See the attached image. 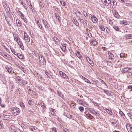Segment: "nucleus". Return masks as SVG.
Listing matches in <instances>:
<instances>
[{"mask_svg":"<svg viewBox=\"0 0 132 132\" xmlns=\"http://www.w3.org/2000/svg\"><path fill=\"white\" fill-rule=\"evenodd\" d=\"M11 111L14 116L18 115L20 113V110L19 108H12L11 109Z\"/></svg>","mask_w":132,"mask_h":132,"instance_id":"obj_1","label":"nucleus"},{"mask_svg":"<svg viewBox=\"0 0 132 132\" xmlns=\"http://www.w3.org/2000/svg\"><path fill=\"white\" fill-rule=\"evenodd\" d=\"M38 58L39 62L42 64H44L46 63V61L45 60L44 56L40 54L38 55Z\"/></svg>","mask_w":132,"mask_h":132,"instance_id":"obj_2","label":"nucleus"},{"mask_svg":"<svg viewBox=\"0 0 132 132\" xmlns=\"http://www.w3.org/2000/svg\"><path fill=\"white\" fill-rule=\"evenodd\" d=\"M117 4V2L115 1L111 0L109 5L111 8H114L116 6Z\"/></svg>","mask_w":132,"mask_h":132,"instance_id":"obj_3","label":"nucleus"},{"mask_svg":"<svg viewBox=\"0 0 132 132\" xmlns=\"http://www.w3.org/2000/svg\"><path fill=\"white\" fill-rule=\"evenodd\" d=\"M91 20L93 23H96L98 21V19L95 16L93 15H92L90 16Z\"/></svg>","mask_w":132,"mask_h":132,"instance_id":"obj_4","label":"nucleus"},{"mask_svg":"<svg viewBox=\"0 0 132 132\" xmlns=\"http://www.w3.org/2000/svg\"><path fill=\"white\" fill-rule=\"evenodd\" d=\"M6 69L7 70L8 72L10 73H12L14 72V71L12 70V69L11 67L9 65H7L5 67Z\"/></svg>","mask_w":132,"mask_h":132,"instance_id":"obj_5","label":"nucleus"},{"mask_svg":"<svg viewBox=\"0 0 132 132\" xmlns=\"http://www.w3.org/2000/svg\"><path fill=\"white\" fill-rule=\"evenodd\" d=\"M24 38L25 40L26 41V42H29L30 41V39L29 37L27 34L24 32Z\"/></svg>","mask_w":132,"mask_h":132,"instance_id":"obj_6","label":"nucleus"},{"mask_svg":"<svg viewBox=\"0 0 132 132\" xmlns=\"http://www.w3.org/2000/svg\"><path fill=\"white\" fill-rule=\"evenodd\" d=\"M111 0H102V2L105 5L107 6L110 5Z\"/></svg>","mask_w":132,"mask_h":132,"instance_id":"obj_7","label":"nucleus"},{"mask_svg":"<svg viewBox=\"0 0 132 132\" xmlns=\"http://www.w3.org/2000/svg\"><path fill=\"white\" fill-rule=\"evenodd\" d=\"M59 73L61 77H63V78H68V77L63 72L60 71H59Z\"/></svg>","mask_w":132,"mask_h":132,"instance_id":"obj_8","label":"nucleus"},{"mask_svg":"<svg viewBox=\"0 0 132 132\" xmlns=\"http://www.w3.org/2000/svg\"><path fill=\"white\" fill-rule=\"evenodd\" d=\"M90 42L91 45L93 46H95L97 44V42L95 39L92 40Z\"/></svg>","mask_w":132,"mask_h":132,"instance_id":"obj_9","label":"nucleus"},{"mask_svg":"<svg viewBox=\"0 0 132 132\" xmlns=\"http://www.w3.org/2000/svg\"><path fill=\"white\" fill-rule=\"evenodd\" d=\"M131 69V68L128 67H126L122 69L121 71V72L122 73H126L128 72L129 70Z\"/></svg>","mask_w":132,"mask_h":132,"instance_id":"obj_10","label":"nucleus"},{"mask_svg":"<svg viewBox=\"0 0 132 132\" xmlns=\"http://www.w3.org/2000/svg\"><path fill=\"white\" fill-rule=\"evenodd\" d=\"M4 7L6 10V11L9 12L10 10V9L9 5L5 3H4L3 4Z\"/></svg>","mask_w":132,"mask_h":132,"instance_id":"obj_11","label":"nucleus"},{"mask_svg":"<svg viewBox=\"0 0 132 132\" xmlns=\"http://www.w3.org/2000/svg\"><path fill=\"white\" fill-rule=\"evenodd\" d=\"M124 37L127 39H130L132 38V34H126L124 36Z\"/></svg>","mask_w":132,"mask_h":132,"instance_id":"obj_12","label":"nucleus"},{"mask_svg":"<svg viewBox=\"0 0 132 132\" xmlns=\"http://www.w3.org/2000/svg\"><path fill=\"white\" fill-rule=\"evenodd\" d=\"M120 23L121 24H125L126 25L130 23V22L126 20H123L121 21Z\"/></svg>","mask_w":132,"mask_h":132,"instance_id":"obj_13","label":"nucleus"},{"mask_svg":"<svg viewBox=\"0 0 132 132\" xmlns=\"http://www.w3.org/2000/svg\"><path fill=\"white\" fill-rule=\"evenodd\" d=\"M57 92L58 95H59L62 98H63L64 95L61 91L57 90Z\"/></svg>","mask_w":132,"mask_h":132,"instance_id":"obj_14","label":"nucleus"},{"mask_svg":"<svg viewBox=\"0 0 132 132\" xmlns=\"http://www.w3.org/2000/svg\"><path fill=\"white\" fill-rule=\"evenodd\" d=\"M42 22L45 26V28L48 29L49 28V27L47 25V22L45 20H43Z\"/></svg>","mask_w":132,"mask_h":132,"instance_id":"obj_15","label":"nucleus"},{"mask_svg":"<svg viewBox=\"0 0 132 132\" xmlns=\"http://www.w3.org/2000/svg\"><path fill=\"white\" fill-rule=\"evenodd\" d=\"M61 47L62 50L64 52H65L66 51V47L65 44L61 45Z\"/></svg>","mask_w":132,"mask_h":132,"instance_id":"obj_16","label":"nucleus"},{"mask_svg":"<svg viewBox=\"0 0 132 132\" xmlns=\"http://www.w3.org/2000/svg\"><path fill=\"white\" fill-rule=\"evenodd\" d=\"M86 60L88 63L90 64L91 65H93L94 63L93 62L90 60L89 57H87V58H86Z\"/></svg>","mask_w":132,"mask_h":132,"instance_id":"obj_17","label":"nucleus"},{"mask_svg":"<svg viewBox=\"0 0 132 132\" xmlns=\"http://www.w3.org/2000/svg\"><path fill=\"white\" fill-rule=\"evenodd\" d=\"M114 16L117 18H118L120 17V15L119 14L116 10H115L114 11Z\"/></svg>","mask_w":132,"mask_h":132,"instance_id":"obj_18","label":"nucleus"},{"mask_svg":"<svg viewBox=\"0 0 132 132\" xmlns=\"http://www.w3.org/2000/svg\"><path fill=\"white\" fill-rule=\"evenodd\" d=\"M86 116L87 119H91L93 118V117L89 113L86 114Z\"/></svg>","mask_w":132,"mask_h":132,"instance_id":"obj_19","label":"nucleus"},{"mask_svg":"<svg viewBox=\"0 0 132 132\" xmlns=\"http://www.w3.org/2000/svg\"><path fill=\"white\" fill-rule=\"evenodd\" d=\"M53 40L55 42V43L56 44H58V43L59 42V40L56 37L54 36L53 37Z\"/></svg>","mask_w":132,"mask_h":132,"instance_id":"obj_20","label":"nucleus"},{"mask_svg":"<svg viewBox=\"0 0 132 132\" xmlns=\"http://www.w3.org/2000/svg\"><path fill=\"white\" fill-rule=\"evenodd\" d=\"M16 23L18 26L21 27L22 25V23H21L20 21L19 20H16Z\"/></svg>","mask_w":132,"mask_h":132,"instance_id":"obj_21","label":"nucleus"},{"mask_svg":"<svg viewBox=\"0 0 132 132\" xmlns=\"http://www.w3.org/2000/svg\"><path fill=\"white\" fill-rule=\"evenodd\" d=\"M14 40L16 41L17 43L20 42V40L19 37H17L16 36H14Z\"/></svg>","mask_w":132,"mask_h":132,"instance_id":"obj_22","label":"nucleus"},{"mask_svg":"<svg viewBox=\"0 0 132 132\" xmlns=\"http://www.w3.org/2000/svg\"><path fill=\"white\" fill-rule=\"evenodd\" d=\"M88 112L93 114H94L95 110L93 109L88 108Z\"/></svg>","mask_w":132,"mask_h":132,"instance_id":"obj_23","label":"nucleus"},{"mask_svg":"<svg viewBox=\"0 0 132 132\" xmlns=\"http://www.w3.org/2000/svg\"><path fill=\"white\" fill-rule=\"evenodd\" d=\"M108 53L109 55V58L111 59L112 60H113L114 57L113 54L110 52H109Z\"/></svg>","mask_w":132,"mask_h":132,"instance_id":"obj_24","label":"nucleus"},{"mask_svg":"<svg viewBox=\"0 0 132 132\" xmlns=\"http://www.w3.org/2000/svg\"><path fill=\"white\" fill-rule=\"evenodd\" d=\"M28 101L29 105H32L33 104V102L32 100L30 98H28Z\"/></svg>","mask_w":132,"mask_h":132,"instance_id":"obj_25","label":"nucleus"},{"mask_svg":"<svg viewBox=\"0 0 132 132\" xmlns=\"http://www.w3.org/2000/svg\"><path fill=\"white\" fill-rule=\"evenodd\" d=\"M99 27L100 30L102 31H104L105 30V28L103 26L102 24H99Z\"/></svg>","mask_w":132,"mask_h":132,"instance_id":"obj_26","label":"nucleus"},{"mask_svg":"<svg viewBox=\"0 0 132 132\" xmlns=\"http://www.w3.org/2000/svg\"><path fill=\"white\" fill-rule=\"evenodd\" d=\"M16 81L17 82H19L21 81L20 78L18 76L15 77Z\"/></svg>","mask_w":132,"mask_h":132,"instance_id":"obj_27","label":"nucleus"},{"mask_svg":"<svg viewBox=\"0 0 132 132\" xmlns=\"http://www.w3.org/2000/svg\"><path fill=\"white\" fill-rule=\"evenodd\" d=\"M104 110L107 112V113L110 115H112L113 114V112L108 109H105Z\"/></svg>","mask_w":132,"mask_h":132,"instance_id":"obj_28","label":"nucleus"},{"mask_svg":"<svg viewBox=\"0 0 132 132\" xmlns=\"http://www.w3.org/2000/svg\"><path fill=\"white\" fill-rule=\"evenodd\" d=\"M17 56L20 59H23V55L21 54H17Z\"/></svg>","mask_w":132,"mask_h":132,"instance_id":"obj_29","label":"nucleus"},{"mask_svg":"<svg viewBox=\"0 0 132 132\" xmlns=\"http://www.w3.org/2000/svg\"><path fill=\"white\" fill-rule=\"evenodd\" d=\"M10 49L12 53H13L14 55H16L17 54V53H16L15 51L13 49V48L10 47Z\"/></svg>","mask_w":132,"mask_h":132,"instance_id":"obj_30","label":"nucleus"},{"mask_svg":"<svg viewBox=\"0 0 132 132\" xmlns=\"http://www.w3.org/2000/svg\"><path fill=\"white\" fill-rule=\"evenodd\" d=\"M132 75L131 72H129L127 75V77L128 78H131Z\"/></svg>","mask_w":132,"mask_h":132,"instance_id":"obj_31","label":"nucleus"},{"mask_svg":"<svg viewBox=\"0 0 132 132\" xmlns=\"http://www.w3.org/2000/svg\"><path fill=\"white\" fill-rule=\"evenodd\" d=\"M131 127L130 126V125L129 124H127L126 125V127L127 129L128 132H129V130L131 128Z\"/></svg>","mask_w":132,"mask_h":132,"instance_id":"obj_32","label":"nucleus"},{"mask_svg":"<svg viewBox=\"0 0 132 132\" xmlns=\"http://www.w3.org/2000/svg\"><path fill=\"white\" fill-rule=\"evenodd\" d=\"M22 19L27 24L28 23V21L27 19H26V17L24 18H22Z\"/></svg>","mask_w":132,"mask_h":132,"instance_id":"obj_33","label":"nucleus"},{"mask_svg":"<svg viewBox=\"0 0 132 132\" xmlns=\"http://www.w3.org/2000/svg\"><path fill=\"white\" fill-rule=\"evenodd\" d=\"M78 109L81 112H84V109L83 107L80 106L79 107Z\"/></svg>","mask_w":132,"mask_h":132,"instance_id":"obj_34","label":"nucleus"},{"mask_svg":"<svg viewBox=\"0 0 132 132\" xmlns=\"http://www.w3.org/2000/svg\"><path fill=\"white\" fill-rule=\"evenodd\" d=\"M73 23L76 26H78L79 25V23L76 20L74 19V20Z\"/></svg>","mask_w":132,"mask_h":132,"instance_id":"obj_35","label":"nucleus"},{"mask_svg":"<svg viewBox=\"0 0 132 132\" xmlns=\"http://www.w3.org/2000/svg\"><path fill=\"white\" fill-rule=\"evenodd\" d=\"M113 28L117 31H118L119 29V28L117 26L115 25L113 26Z\"/></svg>","mask_w":132,"mask_h":132,"instance_id":"obj_36","label":"nucleus"},{"mask_svg":"<svg viewBox=\"0 0 132 132\" xmlns=\"http://www.w3.org/2000/svg\"><path fill=\"white\" fill-rule=\"evenodd\" d=\"M20 106L23 108H25V105L22 102H20Z\"/></svg>","mask_w":132,"mask_h":132,"instance_id":"obj_37","label":"nucleus"},{"mask_svg":"<svg viewBox=\"0 0 132 132\" xmlns=\"http://www.w3.org/2000/svg\"><path fill=\"white\" fill-rule=\"evenodd\" d=\"M84 78V80L85 82L89 84H91V82H90L88 79H87L86 78Z\"/></svg>","mask_w":132,"mask_h":132,"instance_id":"obj_38","label":"nucleus"},{"mask_svg":"<svg viewBox=\"0 0 132 132\" xmlns=\"http://www.w3.org/2000/svg\"><path fill=\"white\" fill-rule=\"evenodd\" d=\"M51 113L53 115H54L55 114V112L54 109H52L51 111Z\"/></svg>","mask_w":132,"mask_h":132,"instance_id":"obj_39","label":"nucleus"},{"mask_svg":"<svg viewBox=\"0 0 132 132\" xmlns=\"http://www.w3.org/2000/svg\"><path fill=\"white\" fill-rule=\"evenodd\" d=\"M77 102L79 104L82 105L83 106H84V103H83V102L81 101H80L79 100H78Z\"/></svg>","mask_w":132,"mask_h":132,"instance_id":"obj_40","label":"nucleus"},{"mask_svg":"<svg viewBox=\"0 0 132 132\" xmlns=\"http://www.w3.org/2000/svg\"><path fill=\"white\" fill-rule=\"evenodd\" d=\"M86 35L89 38H91L92 37V34L90 33H87L86 34Z\"/></svg>","mask_w":132,"mask_h":132,"instance_id":"obj_41","label":"nucleus"},{"mask_svg":"<svg viewBox=\"0 0 132 132\" xmlns=\"http://www.w3.org/2000/svg\"><path fill=\"white\" fill-rule=\"evenodd\" d=\"M61 0H60V2L61 3V5L63 6H65L66 5V3L61 1Z\"/></svg>","mask_w":132,"mask_h":132,"instance_id":"obj_42","label":"nucleus"},{"mask_svg":"<svg viewBox=\"0 0 132 132\" xmlns=\"http://www.w3.org/2000/svg\"><path fill=\"white\" fill-rule=\"evenodd\" d=\"M76 55L79 59H81V55L79 53H77L76 54Z\"/></svg>","mask_w":132,"mask_h":132,"instance_id":"obj_43","label":"nucleus"},{"mask_svg":"<svg viewBox=\"0 0 132 132\" xmlns=\"http://www.w3.org/2000/svg\"><path fill=\"white\" fill-rule=\"evenodd\" d=\"M4 56L5 57V58L8 59L9 60L10 59V56L9 55V56H8L6 54H4Z\"/></svg>","mask_w":132,"mask_h":132,"instance_id":"obj_44","label":"nucleus"},{"mask_svg":"<svg viewBox=\"0 0 132 132\" xmlns=\"http://www.w3.org/2000/svg\"><path fill=\"white\" fill-rule=\"evenodd\" d=\"M36 75L39 79H41L42 78V76L38 73H37Z\"/></svg>","mask_w":132,"mask_h":132,"instance_id":"obj_45","label":"nucleus"},{"mask_svg":"<svg viewBox=\"0 0 132 132\" xmlns=\"http://www.w3.org/2000/svg\"><path fill=\"white\" fill-rule=\"evenodd\" d=\"M103 90L104 93H105L107 95H108L109 92L108 90L105 89H103Z\"/></svg>","mask_w":132,"mask_h":132,"instance_id":"obj_46","label":"nucleus"},{"mask_svg":"<svg viewBox=\"0 0 132 132\" xmlns=\"http://www.w3.org/2000/svg\"><path fill=\"white\" fill-rule=\"evenodd\" d=\"M83 14L86 17H87V13L85 11H83Z\"/></svg>","mask_w":132,"mask_h":132,"instance_id":"obj_47","label":"nucleus"},{"mask_svg":"<svg viewBox=\"0 0 132 132\" xmlns=\"http://www.w3.org/2000/svg\"><path fill=\"white\" fill-rule=\"evenodd\" d=\"M3 126V123H2L1 121H0V129H2Z\"/></svg>","mask_w":132,"mask_h":132,"instance_id":"obj_48","label":"nucleus"},{"mask_svg":"<svg viewBox=\"0 0 132 132\" xmlns=\"http://www.w3.org/2000/svg\"><path fill=\"white\" fill-rule=\"evenodd\" d=\"M55 16H56V18L58 20L60 21V16L59 15H56V14H55Z\"/></svg>","mask_w":132,"mask_h":132,"instance_id":"obj_49","label":"nucleus"},{"mask_svg":"<svg viewBox=\"0 0 132 132\" xmlns=\"http://www.w3.org/2000/svg\"><path fill=\"white\" fill-rule=\"evenodd\" d=\"M119 2H121L122 3H125L126 0H117Z\"/></svg>","mask_w":132,"mask_h":132,"instance_id":"obj_50","label":"nucleus"},{"mask_svg":"<svg viewBox=\"0 0 132 132\" xmlns=\"http://www.w3.org/2000/svg\"><path fill=\"white\" fill-rule=\"evenodd\" d=\"M19 12L20 13H19V15H20V17L22 16H24V15L20 11H19Z\"/></svg>","mask_w":132,"mask_h":132,"instance_id":"obj_51","label":"nucleus"},{"mask_svg":"<svg viewBox=\"0 0 132 132\" xmlns=\"http://www.w3.org/2000/svg\"><path fill=\"white\" fill-rule=\"evenodd\" d=\"M19 12L20 13H19V15H20V17L22 16H24V15L20 11H19Z\"/></svg>","mask_w":132,"mask_h":132,"instance_id":"obj_52","label":"nucleus"},{"mask_svg":"<svg viewBox=\"0 0 132 132\" xmlns=\"http://www.w3.org/2000/svg\"><path fill=\"white\" fill-rule=\"evenodd\" d=\"M119 114L122 117H123L124 115L125 116L124 114L121 111L119 112Z\"/></svg>","mask_w":132,"mask_h":132,"instance_id":"obj_53","label":"nucleus"},{"mask_svg":"<svg viewBox=\"0 0 132 132\" xmlns=\"http://www.w3.org/2000/svg\"><path fill=\"white\" fill-rule=\"evenodd\" d=\"M45 74H46V75L49 78H51L50 77L48 76V75H49V74L47 72V71H45Z\"/></svg>","mask_w":132,"mask_h":132,"instance_id":"obj_54","label":"nucleus"},{"mask_svg":"<svg viewBox=\"0 0 132 132\" xmlns=\"http://www.w3.org/2000/svg\"><path fill=\"white\" fill-rule=\"evenodd\" d=\"M32 54L34 55L35 56L37 57V53H36L35 52V51H33L32 52Z\"/></svg>","mask_w":132,"mask_h":132,"instance_id":"obj_55","label":"nucleus"},{"mask_svg":"<svg viewBox=\"0 0 132 132\" xmlns=\"http://www.w3.org/2000/svg\"><path fill=\"white\" fill-rule=\"evenodd\" d=\"M52 131L53 132H57L56 128L55 127H53L52 128Z\"/></svg>","mask_w":132,"mask_h":132,"instance_id":"obj_56","label":"nucleus"},{"mask_svg":"<svg viewBox=\"0 0 132 132\" xmlns=\"http://www.w3.org/2000/svg\"><path fill=\"white\" fill-rule=\"evenodd\" d=\"M0 105L2 108H5V105L4 104L1 103V104H0Z\"/></svg>","mask_w":132,"mask_h":132,"instance_id":"obj_57","label":"nucleus"},{"mask_svg":"<svg viewBox=\"0 0 132 132\" xmlns=\"http://www.w3.org/2000/svg\"><path fill=\"white\" fill-rule=\"evenodd\" d=\"M94 114L97 116H99L100 115L98 113H97V112L95 111V112H94Z\"/></svg>","mask_w":132,"mask_h":132,"instance_id":"obj_58","label":"nucleus"},{"mask_svg":"<svg viewBox=\"0 0 132 132\" xmlns=\"http://www.w3.org/2000/svg\"><path fill=\"white\" fill-rule=\"evenodd\" d=\"M22 84L23 85H25L27 84V82L25 80H22Z\"/></svg>","mask_w":132,"mask_h":132,"instance_id":"obj_59","label":"nucleus"},{"mask_svg":"<svg viewBox=\"0 0 132 132\" xmlns=\"http://www.w3.org/2000/svg\"><path fill=\"white\" fill-rule=\"evenodd\" d=\"M128 89H131L130 90V91H131L132 90V86L129 85V86L128 87Z\"/></svg>","mask_w":132,"mask_h":132,"instance_id":"obj_60","label":"nucleus"},{"mask_svg":"<svg viewBox=\"0 0 132 132\" xmlns=\"http://www.w3.org/2000/svg\"><path fill=\"white\" fill-rule=\"evenodd\" d=\"M29 129L31 130V131H33L34 132H37L36 131H34V130H33V128L32 127V126L30 127Z\"/></svg>","mask_w":132,"mask_h":132,"instance_id":"obj_61","label":"nucleus"},{"mask_svg":"<svg viewBox=\"0 0 132 132\" xmlns=\"http://www.w3.org/2000/svg\"><path fill=\"white\" fill-rule=\"evenodd\" d=\"M18 45L20 46V47H21L22 45H23L22 44V43L21 42L20 40V42L19 43H17Z\"/></svg>","mask_w":132,"mask_h":132,"instance_id":"obj_62","label":"nucleus"},{"mask_svg":"<svg viewBox=\"0 0 132 132\" xmlns=\"http://www.w3.org/2000/svg\"><path fill=\"white\" fill-rule=\"evenodd\" d=\"M79 20L80 22H84V20L82 19H79Z\"/></svg>","mask_w":132,"mask_h":132,"instance_id":"obj_63","label":"nucleus"},{"mask_svg":"<svg viewBox=\"0 0 132 132\" xmlns=\"http://www.w3.org/2000/svg\"><path fill=\"white\" fill-rule=\"evenodd\" d=\"M23 6L24 7V8L26 10H27L28 8V7L26 6V4H24V5H23Z\"/></svg>","mask_w":132,"mask_h":132,"instance_id":"obj_64","label":"nucleus"}]
</instances>
